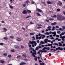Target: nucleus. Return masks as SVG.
<instances>
[{"label": "nucleus", "mask_w": 65, "mask_h": 65, "mask_svg": "<svg viewBox=\"0 0 65 65\" xmlns=\"http://www.w3.org/2000/svg\"><path fill=\"white\" fill-rule=\"evenodd\" d=\"M38 36H40V35H41V34L40 33H39L38 34Z\"/></svg>", "instance_id": "nucleus-62"}, {"label": "nucleus", "mask_w": 65, "mask_h": 65, "mask_svg": "<svg viewBox=\"0 0 65 65\" xmlns=\"http://www.w3.org/2000/svg\"><path fill=\"white\" fill-rule=\"evenodd\" d=\"M33 39H32V40H35V37H32Z\"/></svg>", "instance_id": "nucleus-45"}, {"label": "nucleus", "mask_w": 65, "mask_h": 65, "mask_svg": "<svg viewBox=\"0 0 65 65\" xmlns=\"http://www.w3.org/2000/svg\"><path fill=\"white\" fill-rule=\"evenodd\" d=\"M40 53V51H38L37 53V54H39Z\"/></svg>", "instance_id": "nucleus-56"}, {"label": "nucleus", "mask_w": 65, "mask_h": 65, "mask_svg": "<svg viewBox=\"0 0 65 65\" xmlns=\"http://www.w3.org/2000/svg\"><path fill=\"white\" fill-rule=\"evenodd\" d=\"M24 61H28V59L26 58H25L24 59Z\"/></svg>", "instance_id": "nucleus-41"}, {"label": "nucleus", "mask_w": 65, "mask_h": 65, "mask_svg": "<svg viewBox=\"0 0 65 65\" xmlns=\"http://www.w3.org/2000/svg\"><path fill=\"white\" fill-rule=\"evenodd\" d=\"M47 3L48 4H52V3L51 2L49 1L47 2Z\"/></svg>", "instance_id": "nucleus-18"}, {"label": "nucleus", "mask_w": 65, "mask_h": 65, "mask_svg": "<svg viewBox=\"0 0 65 65\" xmlns=\"http://www.w3.org/2000/svg\"><path fill=\"white\" fill-rule=\"evenodd\" d=\"M26 4H23V7H26Z\"/></svg>", "instance_id": "nucleus-25"}, {"label": "nucleus", "mask_w": 65, "mask_h": 65, "mask_svg": "<svg viewBox=\"0 0 65 65\" xmlns=\"http://www.w3.org/2000/svg\"><path fill=\"white\" fill-rule=\"evenodd\" d=\"M41 37H42L41 35V36L39 37V39H41Z\"/></svg>", "instance_id": "nucleus-51"}, {"label": "nucleus", "mask_w": 65, "mask_h": 65, "mask_svg": "<svg viewBox=\"0 0 65 65\" xmlns=\"http://www.w3.org/2000/svg\"><path fill=\"white\" fill-rule=\"evenodd\" d=\"M10 38L11 39H12L13 38H14V37L13 36H10Z\"/></svg>", "instance_id": "nucleus-36"}, {"label": "nucleus", "mask_w": 65, "mask_h": 65, "mask_svg": "<svg viewBox=\"0 0 65 65\" xmlns=\"http://www.w3.org/2000/svg\"><path fill=\"white\" fill-rule=\"evenodd\" d=\"M28 12L29 13H31V11L29 10H27V13Z\"/></svg>", "instance_id": "nucleus-13"}, {"label": "nucleus", "mask_w": 65, "mask_h": 65, "mask_svg": "<svg viewBox=\"0 0 65 65\" xmlns=\"http://www.w3.org/2000/svg\"><path fill=\"white\" fill-rule=\"evenodd\" d=\"M52 34H54L53 35V36H56V32H53Z\"/></svg>", "instance_id": "nucleus-7"}, {"label": "nucleus", "mask_w": 65, "mask_h": 65, "mask_svg": "<svg viewBox=\"0 0 65 65\" xmlns=\"http://www.w3.org/2000/svg\"><path fill=\"white\" fill-rule=\"evenodd\" d=\"M48 40V39H45V40H44L45 43H47V41Z\"/></svg>", "instance_id": "nucleus-12"}, {"label": "nucleus", "mask_w": 65, "mask_h": 65, "mask_svg": "<svg viewBox=\"0 0 65 65\" xmlns=\"http://www.w3.org/2000/svg\"><path fill=\"white\" fill-rule=\"evenodd\" d=\"M62 27L63 28V29H65V26H62Z\"/></svg>", "instance_id": "nucleus-44"}, {"label": "nucleus", "mask_w": 65, "mask_h": 65, "mask_svg": "<svg viewBox=\"0 0 65 65\" xmlns=\"http://www.w3.org/2000/svg\"><path fill=\"white\" fill-rule=\"evenodd\" d=\"M53 44H48L47 45L48 46H52Z\"/></svg>", "instance_id": "nucleus-34"}, {"label": "nucleus", "mask_w": 65, "mask_h": 65, "mask_svg": "<svg viewBox=\"0 0 65 65\" xmlns=\"http://www.w3.org/2000/svg\"><path fill=\"white\" fill-rule=\"evenodd\" d=\"M60 38H65V36H63V37H62V36H60Z\"/></svg>", "instance_id": "nucleus-29"}, {"label": "nucleus", "mask_w": 65, "mask_h": 65, "mask_svg": "<svg viewBox=\"0 0 65 65\" xmlns=\"http://www.w3.org/2000/svg\"><path fill=\"white\" fill-rule=\"evenodd\" d=\"M54 20V19H49V20H50V21H53V20Z\"/></svg>", "instance_id": "nucleus-38"}, {"label": "nucleus", "mask_w": 65, "mask_h": 65, "mask_svg": "<svg viewBox=\"0 0 65 65\" xmlns=\"http://www.w3.org/2000/svg\"><path fill=\"white\" fill-rule=\"evenodd\" d=\"M16 40L18 41H21V39L20 38L17 37V39H16Z\"/></svg>", "instance_id": "nucleus-8"}, {"label": "nucleus", "mask_w": 65, "mask_h": 65, "mask_svg": "<svg viewBox=\"0 0 65 65\" xmlns=\"http://www.w3.org/2000/svg\"><path fill=\"white\" fill-rule=\"evenodd\" d=\"M38 26H40L41 27L42 26V25L41 24H39L38 25Z\"/></svg>", "instance_id": "nucleus-59"}, {"label": "nucleus", "mask_w": 65, "mask_h": 65, "mask_svg": "<svg viewBox=\"0 0 65 65\" xmlns=\"http://www.w3.org/2000/svg\"><path fill=\"white\" fill-rule=\"evenodd\" d=\"M1 22L2 23H4V21H2Z\"/></svg>", "instance_id": "nucleus-64"}, {"label": "nucleus", "mask_w": 65, "mask_h": 65, "mask_svg": "<svg viewBox=\"0 0 65 65\" xmlns=\"http://www.w3.org/2000/svg\"><path fill=\"white\" fill-rule=\"evenodd\" d=\"M36 14L38 15V16H41V15H40V14L39 13H37Z\"/></svg>", "instance_id": "nucleus-33"}, {"label": "nucleus", "mask_w": 65, "mask_h": 65, "mask_svg": "<svg viewBox=\"0 0 65 65\" xmlns=\"http://www.w3.org/2000/svg\"><path fill=\"white\" fill-rule=\"evenodd\" d=\"M30 23L31 24H34V23H33L31 22H30Z\"/></svg>", "instance_id": "nucleus-52"}, {"label": "nucleus", "mask_w": 65, "mask_h": 65, "mask_svg": "<svg viewBox=\"0 0 65 65\" xmlns=\"http://www.w3.org/2000/svg\"><path fill=\"white\" fill-rule=\"evenodd\" d=\"M31 3V4H34L35 3V2H34V1H32Z\"/></svg>", "instance_id": "nucleus-48"}, {"label": "nucleus", "mask_w": 65, "mask_h": 65, "mask_svg": "<svg viewBox=\"0 0 65 65\" xmlns=\"http://www.w3.org/2000/svg\"><path fill=\"white\" fill-rule=\"evenodd\" d=\"M3 39L4 40H7V39H8V38L7 37H4L3 38Z\"/></svg>", "instance_id": "nucleus-17"}, {"label": "nucleus", "mask_w": 65, "mask_h": 65, "mask_svg": "<svg viewBox=\"0 0 65 65\" xmlns=\"http://www.w3.org/2000/svg\"><path fill=\"white\" fill-rule=\"evenodd\" d=\"M53 44V45H56L57 46H58L59 45V44H58V43H54Z\"/></svg>", "instance_id": "nucleus-24"}, {"label": "nucleus", "mask_w": 65, "mask_h": 65, "mask_svg": "<svg viewBox=\"0 0 65 65\" xmlns=\"http://www.w3.org/2000/svg\"><path fill=\"white\" fill-rule=\"evenodd\" d=\"M63 50V48H61V47H60V48L59 49V50H60V51H62Z\"/></svg>", "instance_id": "nucleus-42"}, {"label": "nucleus", "mask_w": 65, "mask_h": 65, "mask_svg": "<svg viewBox=\"0 0 65 65\" xmlns=\"http://www.w3.org/2000/svg\"><path fill=\"white\" fill-rule=\"evenodd\" d=\"M40 42H41V44H44V42L42 41H41Z\"/></svg>", "instance_id": "nucleus-35"}, {"label": "nucleus", "mask_w": 65, "mask_h": 65, "mask_svg": "<svg viewBox=\"0 0 65 65\" xmlns=\"http://www.w3.org/2000/svg\"><path fill=\"white\" fill-rule=\"evenodd\" d=\"M48 28V30H49V31H50L51 30V26H49L47 27Z\"/></svg>", "instance_id": "nucleus-11"}, {"label": "nucleus", "mask_w": 65, "mask_h": 65, "mask_svg": "<svg viewBox=\"0 0 65 65\" xmlns=\"http://www.w3.org/2000/svg\"><path fill=\"white\" fill-rule=\"evenodd\" d=\"M58 43L59 44V46H63V45H62V44L61 43L59 42Z\"/></svg>", "instance_id": "nucleus-19"}, {"label": "nucleus", "mask_w": 65, "mask_h": 65, "mask_svg": "<svg viewBox=\"0 0 65 65\" xmlns=\"http://www.w3.org/2000/svg\"><path fill=\"white\" fill-rule=\"evenodd\" d=\"M37 28L38 29H39L40 28H41V27L40 26H39V27H38Z\"/></svg>", "instance_id": "nucleus-55"}, {"label": "nucleus", "mask_w": 65, "mask_h": 65, "mask_svg": "<svg viewBox=\"0 0 65 65\" xmlns=\"http://www.w3.org/2000/svg\"><path fill=\"white\" fill-rule=\"evenodd\" d=\"M41 35V37H42V39H44V38L45 37V35H43L42 34Z\"/></svg>", "instance_id": "nucleus-6"}, {"label": "nucleus", "mask_w": 65, "mask_h": 65, "mask_svg": "<svg viewBox=\"0 0 65 65\" xmlns=\"http://www.w3.org/2000/svg\"><path fill=\"white\" fill-rule=\"evenodd\" d=\"M40 65H44V63H40Z\"/></svg>", "instance_id": "nucleus-46"}, {"label": "nucleus", "mask_w": 65, "mask_h": 65, "mask_svg": "<svg viewBox=\"0 0 65 65\" xmlns=\"http://www.w3.org/2000/svg\"><path fill=\"white\" fill-rule=\"evenodd\" d=\"M31 16L30 15H29V16H27V17H26V19H27L28 18H30V17H31Z\"/></svg>", "instance_id": "nucleus-28"}, {"label": "nucleus", "mask_w": 65, "mask_h": 65, "mask_svg": "<svg viewBox=\"0 0 65 65\" xmlns=\"http://www.w3.org/2000/svg\"><path fill=\"white\" fill-rule=\"evenodd\" d=\"M32 55H36V51H35V52L32 53Z\"/></svg>", "instance_id": "nucleus-23"}, {"label": "nucleus", "mask_w": 65, "mask_h": 65, "mask_svg": "<svg viewBox=\"0 0 65 65\" xmlns=\"http://www.w3.org/2000/svg\"><path fill=\"white\" fill-rule=\"evenodd\" d=\"M21 48H24V46L21 45Z\"/></svg>", "instance_id": "nucleus-49"}, {"label": "nucleus", "mask_w": 65, "mask_h": 65, "mask_svg": "<svg viewBox=\"0 0 65 65\" xmlns=\"http://www.w3.org/2000/svg\"><path fill=\"white\" fill-rule=\"evenodd\" d=\"M36 39H39V37H37L36 38Z\"/></svg>", "instance_id": "nucleus-63"}, {"label": "nucleus", "mask_w": 65, "mask_h": 65, "mask_svg": "<svg viewBox=\"0 0 65 65\" xmlns=\"http://www.w3.org/2000/svg\"><path fill=\"white\" fill-rule=\"evenodd\" d=\"M0 61L1 63H4V61L3 60H1Z\"/></svg>", "instance_id": "nucleus-21"}, {"label": "nucleus", "mask_w": 65, "mask_h": 65, "mask_svg": "<svg viewBox=\"0 0 65 65\" xmlns=\"http://www.w3.org/2000/svg\"><path fill=\"white\" fill-rule=\"evenodd\" d=\"M39 49V48H38V47H37L36 48V50H38Z\"/></svg>", "instance_id": "nucleus-54"}, {"label": "nucleus", "mask_w": 65, "mask_h": 65, "mask_svg": "<svg viewBox=\"0 0 65 65\" xmlns=\"http://www.w3.org/2000/svg\"><path fill=\"white\" fill-rule=\"evenodd\" d=\"M39 63H41V62H42V61L41 60H39Z\"/></svg>", "instance_id": "nucleus-60"}, {"label": "nucleus", "mask_w": 65, "mask_h": 65, "mask_svg": "<svg viewBox=\"0 0 65 65\" xmlns=\"http://www.w3.org/2000/svg\"><path fill=\"white\" fill-rule=\"evenodd\" d=\"M4 45V44H3V43H0V45Z\"/></svg>", "instance_id": "nucleus-37"}, {"label": "nucleus", "mask_w": 65, "mask_h": 65, "mask_svg": "<svg viewBox=\"0 0 65 65\" xmlns=\"http://www.w3.org/2000/svg\"><path fill=\"white\" fill-rule=\"evenodd\" d=\"M26 64V63H25L24 62H22L20 64V65H25Z\"/></svg>", "instance_id": "nucleus-9"}, {"label": "nucleus", "mask_w": 65, "mask_h": 65, "mask_svg": "<svg viewBox=\"0 0 65 65\" xmlns=\"http://www.w3.org/2000/svg\"><path fill=\"white\" fill-rule=\"evenodd\" d=\"M34 59L36 61H37V58L36 57V58H35Z\"/></svg>", "instance_id": "nucleus-47"}, {"label": "nucleus", "mask_w": 65, "mask_h": 65, "mask_svg": "<svg viewBox=\"0 0 65 65\" xmlns=\"http://www.w3.org/2000/svg\"><path fill=\"white\" fill-rule=\"evenodd\" d=\"M44 52H45V53H47V51L46 50H44Z\"/></svg>", "instance_id": "nucleus-57"}, {"label": "nucleus", "mask_w": 65, "mask_h": 65, "mask_svg": "<svg viewBox=\"0 0 65 65\" xmlns=\"http://www.w3.org/2000/svg\"><path fill=\"white\" fill-rule=\"evenodd\" d=\"M22 13L23 14H27V10H25L23 11Z\"/></svg>", "instance_id": "nucleus-4"}, {"label": "nucleus", "mask_w": 65, "mask_h": 65, "mask_svg": "<svg viewBox=\"0 0 65 65\" xmlns=\"http://www.w3.org/2000/svg\"><path fill=\"white\" fill-rule=\"evenodd\" d=\"M9 7L10 8H11V9H13V7L12 6H10V5Z\"/></svg>", "instance_id": "nucleus-26"}, {"label": "nucleus", "mask_w": 65, "mask_h": 65, "mask_svg": "<svg viewBox=\"0 0 65 65\" xmlns=\"http://www.w3.org/2000/svg\"><path fill=\"white\" fill-rule=\"evenodd\" d=\"M52 17L53 18H56L57 19L59 20V21H63L65 19V17H64L63 16L60 15H54L53 16H52Z\"/></svg>", "instance_id": "nucleus-1"}, {"label": "nucleus", "mask_w": 65, "mask_h": 65, "mask_svg": "<svg viewBox=\"0 0 65 65\" xmlns=\"http://www.w3.org/2000/svg\"><path fill=\"white\" fill-rule=\"evenodd\" d=\"M56 36L57 37H59V35H56Z\"/></svg>", "instance_id": "nucleus-61"}, {"label": "nucleus", "mask_w": 65, "mask_h": 65, "mask_svg": "<svg viewBox=\"0 0 65 65\" xmlns=\"http://www.w3.org/2000/svg\"><path fill=\"white\" fill-rule=\"evenodd\" d=\"M30 3V1L28 0L26 1H25V3H27V4H28V3Z\"/></svg>", "instance_id": "nucleus-15"}, {"label": "nucleus", "mask_w": 65, "mask_h": 65, "mask_svg": "<svg viewBox=\"0 0 65 65\" xmlns=\"http://www.w3.org/2000/svg\"><path fill=\"white\" fill-rule=\"evenodd\" d=\"M11 52H12V53L14 52V50L11 49Z\"/></svg>", "instance_id": "nucleus-27"}, {"label": "nucleus", "mask_w": 65, "mask_h": 65, "mask_svg": "<svg viewBox=\"0 0 65 65\" xmlns=\"http://www.w3.org/2000/svg\"><path fill=\"white\" fill-rule=\"evenodd\" d=\"M57 4L59 6H61L62 4V3L59 1L57 2Z\"/></svg>", "instance_id": "nucleus-3"}, {"label": "nucleus", "mask_w": 65, "mask_h": 65, "mask_svg": "<svg viewBox=\"0 0 65 65\" xmlns=\"http://www.w3.org/2000/svg\"><path fill=\"white\" fill-rule=\"evenodd\" d=\"M14 47H15V48H19V46H18V45H15L14 46Z\"/></svg>", "instance_id": "nucleus-10"}, {"label": "nucleus", "mask_w": 65, "mask_h": 65, "mask_svg": "<svg viewBox=\"0 0 65 65\" xmlns=\"http://www.w3.org/2000/svg\"><path fill=\"white\" fill-rule=\"evenodd\" d=\"M47 50H50V47H47Z\"/></svg>", "instance_id": "nucleus-58"}, {"label": "nucleus", "mask_w": 65, "mask_h": 65, "mask_svg": "<svg viewBox=\"0 0 65 65\" xmlns=\"http://www.w3.org/2000/svg\"><path fill=\"white\" fill-rule=\"evenodd\" d=\"M8 57L9 58H11V55H8Z\"/></svg>", "instance_id": "nucleus-39"}, {"label": "nucleus", "mask_w": 65, "mask_h": 65, "mask_svg": "<svg viewBox=\"0 0 65 65\" xmlns=\"http://www.w3.org/2000/svg\"><path fill=\"white\" fill-rule=\"evenodd\" d=\"M57 33H58V34H60L61 33V32H60V31L58 30L57 31Z\"/></svg>", "instance_id": "nucleus-32"}, {"label": "nucleus", "mask_w": 65, "mask_h": 65, "mask_svg": "<svg viewBox=\"0 0 65 65\" xmlns=\"http://www.w3.org/2000/svg\"><path fill=\"white\" fill-rule=\"evenodd\" d=\"M36 10L37 11H38V12H42V10L38 8L36 9Z\"/></svg>", "instance_id": "nucleus-5"}, {"label": "nucleus", "mask_w": 65, "mask_h": 65, "mask_svg": "<svg viewBox=\"0 0 65 65\" xmlns=\"http://www.w3.org/2000/svg\"><path fill=\"white\" fill-rule=\"evenodd\" d=\"M47 22H49V20H45Z\"/></svg>", "instance_id": "nucleus-53"}, {"label": "nucleus", "mask_w": 65, "mask_h": 65, "mask_svg": "<svg viewBox=\"0 0 65 65\" xmlns=\"http://www.w3.org/2000/svg\"><path fill=\"white\" fill-rule=\"evenodd\" d=\"M53 50V51H52V52L53 53H54V52H55V51H56V50L55 49H54Z\"/></svg>", "instance_id": "nucleus-43"}, {"label": "nucleus", "mask_w": 65, "mask_h": 65, "mask_svg": "<svg viewBox=\"0 0 65 65\" xmlns=\"http://www.w3.org/2000/svg\"><path fill=\"white\" fill-rule=\"evenodd\" d=\"M36 43V42L34 41H32L31 42V44H33L34 43Z\"/></svg>", "instance_id": "nucleus-16"}, {"label": "nucleus", "mask_w": 65, "mask_h": 65, "mask_svg": "<svg viewBox=\"0 0 65 65\" xmlns=\"http://www.w3.org/2000/svg\"><path fill=\"white\" fill-rule=\"evenodd\" d=\"M22 56L24 57H26V54H23L22 55Z\"/></svg>", "instance_id": "nucleus-20"}, {"label": "nucleus", "mask_w": 65, "mask_h": 65, "mask_svg": "<svg viewBox=\"0 0 65 65\" xmlns=\"http://www.w3.org/2000/svg\"><path fill=\"white\" fill-rule=\"evenodd\" d=\"M57 11H60V9H58L57 10Z\"/></svg>", "instance_id": "nucleus-40"}, {"label": "nucleus", "mask_w": 65, "mask_h": 65, "mask_svg": "<svg viewBox=\"0 0 65 65\" xmlns=\"http://www.w3.org/2000/svg\"><path fill=\"white\" fill-rule=\"evenodd\" d=\"M60 47H58L56 48V50H59L60 49Z\"/></svg>", "instance_id": "nucleus-30"}, {"label": "nucleus", "mask_w": 65, "mask_h": 65, "mask_svg": "<svg viewBox=\"0 0 65 65\" xmlns=\"http://www.w3.org/2000/svg\"><path fill=\"white\" fill-rule=\"evenodd\" d=\"M3 30L5 32H6L7 31V29L5 28H4Z\"/></svg>", "instance_id": "nucleus-22"}, {"label": "nucleus", "mask_w": 65, "mask_h": 65, "mask_svg": "<svg viewBox=\"0 0 65 65\" xmlns=\"http://www.w3.org/2000/svg\"><path fill=\"white\" fill-rule=\"evenodd\" d=\"M3 55L5 56H7V54L6 53H4L3 54Z\"/></svg>", "instance_id": "nucleus-31"}, {"label": "nucleus", "mask_w": 65, "mask_h": 65, "mask_svg": "<svg viewBox=\"0 0 65 65\" xmlns=\"http://www.w3.org/2000/svg\"><path fill=\"white\" fill-rule=\"evenodd\" d=\"M46 49H47V47H45L42 49V51L41 50H40V52H41V53H43V52H44V50Z\"/></svg>", "instance_id": "nucleus-2"}, {"label": "nucleus", "mask_w": 65, "mask_h": 65, "mask_svg": "<svg viewBox=\"0 0 65 65\" xmlns=\"http://www.w3.org/2000/svg\"><path fill=\"white\" fill-rule=\"evenodd\" d=\"M20 57H21V56H18L17 57V58H20Z\"/></svg>", "instance_id": "nucleus-50"}, {"label": "nucleus", "mask_w": 65, "mask_h": 65, "mask_svg": "<svg viewBox=\"0 0 65 65\" xmlns=\"http://www.w3.org/2000/svg\"><path fill=\"white\" fill-rule=\"evenodd\" d=\"M56 24H57V23L56 22L51 23V25H56Z\"/></svg>", "instance_id": "nucleus-14"}]
</instances>
